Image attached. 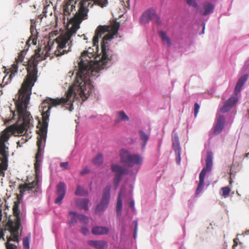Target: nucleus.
I'll use <instances>...</instances> for the list:
<instances>
[{
	"instance_id": "36",
	"label": "nucleus",
	"mask_w": 249,
	"mask_h": 249,
	"mask_svg": "<svg viewBox=\"0 0 249 249\" xmlns=\"http://www.w3.org/2000/svg\"><path fill=\"white\" fill-rule=\"evenodd\" d=\"M248 78V75L247 74L244 75L239 79L237 83L243 86L244 83L247 81Z\"/></svg>"
},
{
	"instance_id": "19",
	"label": "nucleus",
	"mask_w": 249,
	"mask_h": 249,
	"mask_svg": "<svg viewBox=\"0 0 249 249\" xmlns=\"http://www.w3.org/2000/svg\"><path fill=\"white\" fill-rule=\"evenodd\" d=\"M19 196H22L23 195L21 196L20 195V193H19V195L18 196V200L14 202V204L13 208V214L14 216L16 217L15 222H20V211L19 210V205L20 203Z\"/></svg>"
},
{
	"instance_id": "26",
	"label": "nucleus",
	"mask_w": 249,
	"mask_h": 249,
	"mask_svg": "<svg viewBox=\"0 0 249 249\" xmlns=\"http://www.w3.org/2000/svg\"><path fill=\"white\" fill-rule=\"evenodd\" d=\"M24 51H21L19 53L18 57L16 58V61L13 64V65H15L17 67V71H18V63H22L23 62V60L24 58Z\"/></svg>"
},
{
	"instance_id": "56",
	"label": "nucleus",
	"mask_w": 249,
	"mask_h": 249,
	"mask_svg": "<svg viewBox=\"0 0 249 249\" xmlns=\"http://www.w3.org/2000/svg\"><path fill=\"white\" fill-rule=\"evenodd\" d=\"M115 122H116V123L119 122V121H116Z\"/></svg>"
},
{
	"instance_id": "7",
	"label": "nucleus",
	"mask_w": 249,
	"mask_h": 249,
	"mask_svg": "<svg viewBox=\"0 0 249 249\" xmlns=\"http://www.w3.org/2000/svg\"><path fill=\"white\" fill-rule=\"evenodd\" d=\"M107 3V0H83L80 3L78 12L75 17V19L76 21V25L78 24L83 19H85L87 17V12L88 11V7L93 6L94 4L103 7L106 6Z\"/></svg>"
},
{
	"instance_id": "29",
	"label": "nucleus",
	"mask_w": 249,
	"mask_h": 249,
	"mask_svg": "<svg viewBox=\"0 0 249 249\" xmlns=\"http://www.w3.org/2000/svg\"><path fill=\"white\" fill-rule=\"evenodd\" d=\"M75 195L76 196H85L88 195V192L82 187L77 185L75 192Z\"/></svg>"
},
{
	"instance_id": "49",
	"label": "nucleus",
	"mask_w": 249,
	"mask_h": 249,
	"mask_svg": "<svg viewBox=\"0 0 249 249\" xmlns=\"http://www.w3.org/2000/svg\"><path fill=\"white\" fill-rule=\"evenodd\" d=\"M243 234L244 235H249V229L248 230H247L246 231H245L243 233Z\"/></svg>"
},
{
	"instance_id": "10",
	"label": "nucleus",
	"mask_w": 249,
	"mask_h": 249,
	"mask_svg": "<svg viewBox=\"0 0 249 249\" xmlns=\"http://www.w3.org/2000/svg\"><path fill=\"white\" fill-rule=\"evenodd\" d=\"M21 226V223L19 222H14L9 221L8 223L9 231L11 236L7 238V241L6 243V247L7 249H15L13 245L10 243V241L18 242V231Z\"/></svg>"
},
{
	"instance_id": "23",
	"label": "nucleus",
	"mask_w": 249,
	"mask_h": 249,
	"mask_svg": "<svg viewBox=\"0 0 249 249\" xmlns=\"http://www.w3.org/2000/svg\"><path fill=\"white\" fill-rule=\"evenodd\" d=\"M89 200L87 198L79 199L76 201L77 205L81 209H83L85 211L88 210V203Z\"/></svg>"
},
{
	"instance_id": "34",
	"label": "nucleus",
	"mask_w": 249,
	"mask_h": 249,
	"mask_svg": "<svg viewBox=\"0 0 249 249\" xmlns=\"http://www.w3.org/2000/svg\"><path fill=\"white\" fill-rule=\"evenodd\" d=\"M176 155V160L178 164L180 163L181 158H180V155H181V149H177L174 150Z\"/></svg>"
},
{
	"instance_id": "43",
	"label": "nucleus",
	"mask_w": 249,
	"mask_h": 249,
	"mask_svg": "<svg viewBox=\"0 0 249 249\" xmlns=\"http://www.w3.org/2000/svg\"><path fill=\"white\" fill-rule=\"evenodd\" d=\"M46 49H47V51H46L45 56H49V52L51 51V50L52 49V46H50L49 45V43H48V46L45 47Z\"/></svg>"
},
{
	"instance_id": "2",
	"label": "nucleus",
	"mask_w": 249,
	"mask_h": 249,
	"mask_svg": "<svg viewBox=\"0 0 249 249\" xmlns=\"http://www.w3.org/2000/svg\"><path fill=\"white\" fill-rule=\"evenodd\" d=\"M94 55L93 50L90 48L82 53L78 62L79 71L73 84L78 88V92L84 94V99H87L94 90L90 78L95 77V72H91L89 69L96 70L94 67V63L99 60V56L94 57Z\"/></svg>"
},
{
	"instance_id": "54",
	"label": "nucleus",
	"mask_w": 249,
	"mask_h": 249,
	"mask_svg": "<svg viewBox=\"0 0 249 249\" xmlns=\"http://www.w3.org/2000/svg\"><path fill=\"white\" fill-rule=\"evenodd\" d=\"M30 41V40H28L27 43H28Z\"/></svg>"
},
{
	"instance_id": "45",
	"label": "nucleus",
	"mask_w": 249,
	"mask_h": 249,
	"mask_svg": "<svg viewBox=\"0 0 249 249\" xmlns=\"http://www.w3.org/2000/svg\"><path fill=\"white\" fill-rule=\"evenodd\" d=\"M4 231H5V230H3V229H0V239L2 238L4 241L5 240L4 238Z\"/></svg>"
},
{
	"instance_id": "41",
	"label": "nucleus",
	"mask_w": 249,
	"mask_h": 249,
	"mask_svg": "<svg viewBox=\"0 0 249 249\" xmlns=\"http://www.w3.org/2000/svg\"><path fill=\"white\" fill-rule=\"evenodd\" d=\"M81 232L85 235H87L89 232V230L86 226H83L81 230Z\"/></svg>"
},
{
	"instance_id": "50",
	"label": "nucleus",
	"mask_w": 249,
	"mask_h": 249,
	"mask_svg": "<svg viewBox=\"0 0 249 249\" xmlns=\"http://www.w3.org/2000/svg\"><path fill=\"white\" fill-rule=\"evenodd\" d=\"M33 43L34 45L36 44V41H35L34 39L33 40Z\"/></svg>"
},
{
	"instance_id": "3",
	"label": "nucleus",
	"mask_w": 249,
	"mask_h": 249,
	"mask_svg": "<svg viewBox=\"0 0 249 249\" xmlns=\"http://www.w3.org/2000/svg\"><path fill=\"white\" fill-rule=\"evenodd\" d=\"M79 97L83 101L86 100L84 99V94L78 92V88H76L75 86L72 85L66 92L65 97L56 99L48 98L44 100L39 107L42 113V124L37 132L38 136L46 137L50 110L53 107L62 105L63 107L71 111L73 109V102L75 99H78Z\"/></svg>"
},
{
	"instance_id": "20",
	"label": "nucleus",
	"mask_w": 249,
	"mask_h": 249,
	"mask_svg": "<svg viewBox=\"0 0 249 249\" xmlns=\"http://www.w3.org/2000/svg\"><path fill=\"white\" fill-rule=\"evenodd\" d=\"M214 5L210 2H206L203 3V10L200 13L203 16H207L212 14L214 9Z\"/></svg>"
},
{
	"instance_id": "21",
	"label": "nucleus",
	"mask_w": 249,
	"mask_h": 249,
	"mask_svg": "<svg viewBox=\"0 0 249 249\" xmlns=\"http://www.w3.org/2000/svg\"><path fill=\"white\" fill-rule=\"evenodd\" d=\"M109 232V229L106 227L95 226L93 227L91 232L95 235L107 234Z\"/></svg>"
},
{
	"instance_id": "9",
	"label": "nucleus",
	"mask_w": 249,
	"mask_h": 249,
	"mask_svg": "<svg viewBox=\"0 0 249 249\" xmlns=\"http://www.w3.org/2000/svg\"><path fill=\"white\" fill-rule=\"evenodd\" d=\"M213 166V154L208 152L206 160V166L204 167L199 174V182L196 189V194H199L203 189L204 178L207 172H210Z\"/></svg>"
},
{
	"instance_id": "6",
	"label": "nucleus",
	"mask_w": 249,
	"mask_h": 249,
	"mask_svg": "<svg viewBox=\"0 0 249 249\" xmlns=\"http://www.w3.org/2000/svg\"><path fill=\"white\" fill-rule=\"evenodd\" d=\"M111 36H105L101 42V53L102 56H99V60H97L96 63H94V67L96 70H89L91 72H95V76L97 77L99 76V72L100 70L104 68V65L108 61H112L116 57V54L110 49L108 41L110 40Z\"/></svg>"
},
{
	"instance_id": "31",
	"label": "nucleus",
	"mask_w": 249,
	"mask_h": 249,
	"mask_svg": "<svg viewBox=\"0 0 249 249\" xmlns=\"http://www.w3.org/2000/svg\"><path fill=\"white\" fill-rule=\"evenodd\" d=\"M76 218L82 223L87 224L88 223L89 218L87 216L84 215L77 213Z\"/></svg>"
},
{
	"instance_id": "37",
	"label": "nucleus",
	"mask_w": 249,
	"mask_h": 249,
	"mask_svg": "<svg viewBox=\"0 0 249 249\" xmlns=\"http://www.w3.org/2000/svg\"><path fill=\"white\" fill-rule=\"evenodd\" d=\"M184 0L189 6H192L194 8H197L198 6L196 0Z\"/></svg>"
},
{
	"instance_id": "27",
	"label": "nucleus",
	"mask_w": 249,
	"mask_h": 249,
	"mask_svg": "<svg viewBox=\"0 0 249 249\" xmlns=\"http://www.w3.org/2000/svg\"><path fill=\"white\" fill-rule=\"evenodd\" d=\"M122 209V201L121 199V194H120L117 200L116 206V213L118 216H120L121 215V210Z\"/></svg>"
},
{
	"instance_id": "32",
	"label": "nucleus",
	"mask_w": 249,
	"mask_h": 249,
	"mask_svg": "<svg viewBox=\"0 0 249 249\" xmlns=\"http://www.w3.org/2000/svg\"><path fill=\"white\" fill-rule=\"evenodd\" d=\"M118 117L122 121H128L129 120V117L126 115L124 111H120L117 113Z\"/></svg>"
},
{
	"instance_id": "5",
	"label": "nucleus",
	"mask_w": 249,
	"mask_h": 249,
	"mask_svg": "<svg viewBox=\"0 0 249 249\" xmlns=\"http://www.w3.org/2000/svg\"><path fill=\"white\" fill-rule=\"evenodd\" d=\"M46 137L37 136V146L38 147L37 152L36 155V162L34 164L36 178L35 180L31 183H25L19 186L18 189H20V193L22 196L26 191L34 192L36 191L37 188L38 183V177L40 174V162L41 161V157L42 151L44 149L46 142Z\"/></svg>"
},
{
	"instance_id": "8",
	"label": "nucleus",
	"mask_w": 249,
	"mask_h": 249,
	"mask_svg": "<svg viewBox=\"0 0 249 249\" xmlns=\"http://www.w3.org/2000/svg\"><path fill=\"white\" fill-rule=\"evenodd\" d=\"M120 25L119 22L115 21L109 26H98L95 31V35L93 37L92 43L93 46H96L98 45V39L107 32H109V34L106 36H111L110 39H112L113 36L117 33L119 29Z\"/></svg>"
},
{
	"instance_id": "33",
	"label": "nucleus",
	"mask_w": 249,
	"mask_h": 249,
	"mask_svg": "<svg viewBox=\"0 0 249 249\" xmlns=\"http://www.w3.org/2000/svg\"><path fill=\"white\" fill-rule=\"evenodd\" d=\"M221 191L222 192V196L225 197V198H226L229 195L230 193V192H231V189L230 188V187H222L221 188Z\"/></svg>"
},
{
	"instance_id": "38",
	"label": "nucleus",
	"mask_w": 249,
	"mask_h": 249,
	"mask_svg": "<svg viewBox=\"0 0 249 249\" xmlns=\"http://www.w3.org/2000/svg\"><path fill=\"white\" fill-rule=\"evenodd\" d=\"M154 21L158 24L160 25L161 24V20L160 17L158 15L155 11V15H154L153 19Z\"/></svg>"
},
{
	"instance_id": "48",
	"label": "nucleus",
	"mask_w": 249,
	"mask_h": 249,
	"mask_svg": "<svg viewBox=\"0 0 249 249\" xmlns=\"http://www.w3.org/2000/svg\"><path fill=\"white\" fill-rule=\"evenodd\" d=\"M129 206L133 208L134 207V201H131L129 202Z\"/></svg>"
},
{
	"instance_id": "52",
	"label": "nucleus",
	"mask_w": 249,
	"mask_h": 249,
	"mask_svg": "<svg viewBox=\"0 0 249 249\" xmlns=\"http://www.w3.org/2000/svg\"><path fill=\"white\" fill-rule=\"evenodd\" d=\"M17 143H18V145H19V142H17Z\"/></svg>"
},
{
	"instance_id": "4",
	"label": "nucleus",
	"mask_w": 249,
	"mask_h": 249,
	"mask_svg": "<svg viewBox=\"0 0 249 249\" xmlns=\"http://www.w3.org/2000/svg\"><path fill=\"white\" fill-rule=\"evenodd\" d=\"M120 158L121 163L128 167H132L135 165L140 167L143 161V158L141 155L131 154L130 152L124 149H122L120 151ZM111 169L112 172L115 173L114 183L115 188H117L122 179L123 175H135L138 172L139 168L133 173L131 170L123 167L117 164H113L111 166Z\"/></svg>"
},
{
	"instance_id": "46",
	"label": "nucleus",
	"mask_w": 249,
	"mask_h": 249,
	"mask_svg": "<svg viewBox=\"0 0 249 249\" xmlns=\"http://www.w3.org/2000/svg\"><path fill=\"white\" fill-rule=\"evenodd\" d=\"M238 238H235L234 240H233V245L232 246V248L233 249H234L235 247H236L238 245Z\"/></svg>"
},
{
	"instance_id": "42",
	"label": "nucleus",
	"mask_w": 249,
	"mask_h": 249,
	"mask_svg": "<svg viewBox=\"0 0 249 249\" xmlns=\"http://www.w3.org/2000/svg\"><path fill=\"white\" fill-rule=\"evenodd\" d=\"M90 172V170L87 167H85L80 173L81 175H84Z\"/></svg>"
},
{
	"instance_id": "44",
	"label": "nucleus",
	"mask_w": 249,
	"mask_h": 249,
	"mask_svg": "<svg viewBox=\"0 0 249 249\" xmlns=\"http://www.w3.org/2000/svg\"><path fill=\"white\" fill-rule=\"evenodd\" d=\"M135 222V229H134V238H136V236H137V228H138V222L137 221H134Z\"/></svg>"
},
{
	"instance_id": "39",
	"label": "nucleus",
	"mask_w": 249,
	"mask_h": 249,
	"mask_svg": "<svg viewBox=\"0 0 249 249\" xmlns=\"http://www.w3.org/2000/svg\"><path fill=\"white\" fill-rule=\"evenodd\" d=\"M200 108V106L198 103H196L194 105V116L195 117H196L198 110Z\"/></svg>"
},
{
	"instance_id": "30",
	"label": "nucleus",
	"mask_w": 249,
	"mask_h": 249,
	"mask_svg": "<svg viewBox=\"0 0 249 249\" xmlns=\"http://www.w3.org/2000/svg\"><path fill=\"white\" fill-rule=\"evenodd\" d=\"M70 215L72 216L71 218L69 220V224L71 225H73L76 223V215L77 213L75 212L70 211L69 213Z\"/></svg>"
},
{
	"instance_id": "18",
	"label": "nucleus",
	"mask_w": 249,
	"mask_h": 249,
	"mask_svg": "<svg viewBox=\"0 0 249 249\" xmlns=\"http://www.w3.org/2000/svg\"><path fill=\"white\" fill-rule=\"evenodd\" d=\"M88 244L97 249H105L108 247L107 242L104 240H89Z\"/></svg>"
},
{
	"instance_id": "55",
	"label": "nucleus",
	"mask_w": 249,
	"mask_h": 249,
	"mask_svg": "<svg viewBox=\"0 0 249 249\" xmlns=\"http://www.w3.org/2000/svg\"><path fill=\"white\" fill-rule=\"evenodd\" d=\"M248 114H249V109H248Z\"/></svg>"
},
{
	"instance_id": "1",
	"label": "nucleus",
	"mask_w": 249,
	"mask_h": 249,
	"mask_svg": "<svg viewBox=\"0 0 249 249\" xmlns=\"http://www.w3.org/2000/svg\"><path fill=\"white\" fill-rule=\"evenodd\" d=\"M41 49H37L35 51L34 56H32L28 61L27 64V74L18 91V99L16 102L18 119H22V123L19 125H12L4 130L0 135V176L4 177L5 171L8 167L9 156L8 147L6 146L10 136L9 132L14 135H22L28 129L33 127L31 121H33L31 114L26 110L32 93V88L37 80V65L41 56Z\"/></svg>"
},
{
	"instance_id": "40",
	"label": "nucleus",
	"mask_w": 249,
	"mask_h": 249,
	"mask_svg": "<svg viewBox=\"0 0 249 249\" xmlns=\"http://www.w3.org/2000/svg\"><path fill=\"white\" fill-rule=\"evenodd\" d=\"M60 166L61 168L64 170L69 169L68 162H63L60 163Z\"/></svg>"
},
{
	"instance_id": "17",
	"label": "nucleus",
	"mask_w": 249,
	"mask_h": 249,
	"mask_svg": "<svg viewBox=\"0 0 249 249\" xmlns=\"http://www.w3.org/2000/svg\"><path fill=\"white\" fill-rule=\"evenodd\" d=\"M225 123V118L223 115H219L217 117L215 125L214 126L213 134H219L223 130Z\"/></svg>"
},
{
	"instance_id": "28",
	"label": "nucleus",
	"mask_w": 249,
	"mask_h": 249,
	"mask_svg": "<svg viewBox=\"0 0 249 249\" xmlns=\"http://www.w3.org/2000/svg\"><path fill=\"white\" fill-rule=\"evenodd\" d=\"M103 161V155L101 153H98L92 160V162L95 165H100L102 163Z\"/></svg>"
},
{
	"instance_id": "12",
	"label": "nucleus",
	"mask_w": 249,
	"mask_h": 249,
	"mask_svg": "<svg viewBox=\"0 0 249 249\" xmlns=\"http://www.w3.org/2000/svg\"><path fill=\"white\" fill-rule=\"evenodd\" d=\"M243 86V85L237 83L235 88V94L231 97L223 105V107L220 108L221 112L222 113L229 112L233 106L237 102V94L240 91Z\"/></svg>"
},
{
	"instance_id": "11",
	"label": "nucleus",
	"mask_w": 249,
	"mask_h": 249,
	"mask_svg": "<svg viewBox=\"0 0 249 249\" xmlns=\"http://www.w3.org/2000/svg\"><path fill=\"white\" fill-rule=\"evenodd\" d=\"M243 86V85L237 83L235 88V94L231 97L223 105V107L220 108L221 112L222 113L229 112L233 106L237 102V94L240 91Z\"/></svg>"
},
{
	"instance_id": "53",
	"label": "nucleus",
	"mask_w": 249,
	"mask_h": 249,
	"mask_svg": "<svg viewBox=\"0 0 249 249\" xmlns=\"http://www.w3.org/2000/svg\"><path fill=\"white\" fill-rule=\"evenodd\" d=\"M13 115H14V116H15V112H13Z\"/></svg>"
},
{
	"instance_id": "25",
	"label": "nucleus",
	"mask_w": 249,
	"mask_h": 249,
	"mask_svg": "<svg viewBox=\"0 0 249 249\" xmlns=\"http://www.w3.org/2000/svg\"><path fill=\"white\" fill-rule=\"evenodd\" d=\"M159 34L160 35V37L161 39L163 41L166 42L167 45L168 47H170L171 46V42L170 40V38L167 36L166 34L162 31H160L159 32Z\"/></svg>"
},
{
	"instance_id": "47",
	"label": "nucleus",
	"mask_w": 249,
	"mask_h": 249,
	"mask_svg": "<svg viewBox=\"0 0 249 249\" xmlns=\"http://www.w3.org/2000/svg\"><path fill=\"white\" fill-rule=\"evenodd\" d=\"M34 30H35V27L33 25H31V27H30V30H31V32L32 34H33V32H34Z\"/></svg>"
},
{
	"instance_id": "51",
	"label": "nucleus",
	"mask_w": 249,
	"mask_h": 249,
	"mask_svg": "<svg viewBox=\"0 0 249 249\" xmlns=\"http://www.w3.org/2000/svg\"><path fill=\"white\" fill-rule=\"evenodd\" d=\"M246 157H249V153H247V154H246Z\"/></svg>"
},
{
	"instance_id": "16",
	"label": "nucleus",
	"mask_w": 249,
	"mask_h": 249,
	"mask_svg": "<svg viewBox=\"0 0 249 249\" xmlns=\"http://www.w3.org/2000/svg\"><path fill=\"white\" fill-rule=\"evenodd\" d=\"M66 192V186L64 182H60L56 186V193L58 196L55 199V203L60 204L65 196Z\"/></svg>"
},
{
	"instance_id": "14",
	"label": "nucleus",
	"mask_w": 249,
	"mask_h": 249,
	"mask_svg": "<svg viewBox=\"0 0 249 249\" xmlns=\"http://www.w3.org/2000/svg\"><path fill=\"white\" fill-rule=\"evenodd\" d=\"M155 15V10L154 9H148L145 11L141 16L139 22L141 25H145L149 23L150 21Z\"/></svg>"
},
{
	"instance_id": "24",
	"label": "nucleus",
	"mask_w": 249,
	"mask_h": 249,
	"mask_svg": "<svg viewBox=\"0 0 249 249\" xmlns=\"http://www.w3.org/2000/svg\"><path fill=\"white\" fill-rule=\"evenodd\" d=\"M139 134L140 139L142 141V148H144L147 144V142L149 139V137L142 130L139 131Z\"/></svg>"
},
{
	"instance_id": "22",
	"label": "nucleus",
	"mask_w": 249,
	"mask_h": 249,
	"mask_svg": "<svg viewBox=\"0 0 249 249\" xmlns=\"http://www.w3.org/2000/svg\"><path fill=\"white\" fill-rule=\"evenodd\" d=\"M172 147L173 149H181L180 147L179 138L178 134L175 130L172 132Z\"/></svg>"
},
{
	"instance_id": "15",
	"label": "nucleus",
	"mask_w": 249,
	"mask_h": 249,
	"mask_svg": "<svg viewBox=\"0 0 249 249\" xmlns=\"http://www.w3.org/2000/svg\"><path fill=\"white\" fill-rule=\"evenodd\" d=\"M17 67L15 65H12L11 68L9 69L7 74L3 77L2 82L0 84L1 86H5L6 85L10 83L12 79L17 74Z\"/></svg>"
},
{
	"instance_id": "35",
	"label": "nucleus",
	"mask_w": 249,
	"mask_h": 249,
	"mask_svg": "<svg viewBox=\"0 0 249 249\" xmlns=\"http://www.w3.org/2000/svg\"><path fill=\"white\" fill-rule=\"evenodd\" d=\"M30 237L27 236L23 239V246L26 249H29V240Z\"/></svg>"
},
{
	"instance_id": "13",
	"label": "nucleus",
	"mask_w": 249,
	"mask_h": 249,
	"mask_svg": "<svg viewBox=\"0 0 249 249\" xmlns=\"http://www.w3.org/2000/svg\"><path fill=\"white\" fill-rule=\"evenodd\" d=\"M110 186H107L104 189L100 203L96 207L97 212L105 211L107 207L110 197Z\"/></svg>"
}]
</instances>
